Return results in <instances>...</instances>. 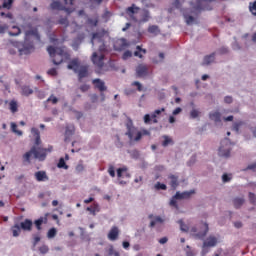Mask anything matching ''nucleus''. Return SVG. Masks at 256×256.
Segmentation results:
<instances>
[{
    "instance_id": "obj_1",
    "label": "nucleus",
    "mask_w": 256,
    "mask_h": 256,
    "mask_svg": "<svg viewBox=\"0 0 256 256\" xmlns=\"http://www.w3.org/2000/svg\"><path fill=\"white\" fill-rule=\"evenodd\" d=\"M31 134L35 137V146H32L29 151L23 155V159L27 163H31V157L43 162L47 159L48 154L52 153L54 147L49 145L47 148L41 147L42 139L40 130L36 127L31 128Z\"/></svg>"
},
{
    "instance_id": "obj_2",
    "label": "nucleus",
    "mask_w": 256,
    "mask_h": 256,
    "mask_svg": "<svg viewBox=\"0 0 256 256\" xmlns=\"http://www.w3.org/2000/svg\"><path fill=\"white\" fill-rule=\"evenodd\" d=\"M105 36H107V32L105 30H101L98 32L93 33L91 44L92 46H95V42L100 44L99 46V53L94 52L92 54V62L98 69H103V66H105V52H107V46L105 45Z\"/></svg>"
},
{
    "instance_id": "obj_3",
    "label": "nucleus",
    "mask_w": 256,
    "mask_h": 256,
    "mask_svg": "<svg viewBox=\"0 0 256 256\" xmlns=\"http://www.w3.org/2000/svg\"><path fill=\"white\" fill-rule=\"evenodd\" d=\"M27 28L29 30L25 31V40L23 47L19 49V52L21 55H29L35 50V46L33 42H30L31 38H35L37 40H40V34L38 31V28L33 27L31 24H27Z\"/></svg>"
},
{
    "instance_id": "obj_4",
    "label": "nucleus",
    "mask_w": 256,
    "mask_h": 256,
    "mask_svg": "<svg viewBox=\"0 0 256 256\" xmlns=\"http://www.w3.org/2000/svg\"><path fill=\"white\" fill-rule=\"evenodd\" d=\"M141 11V8L137 7L135 4L126 8L125 13L126 15L133 21L134 23H147L151 16L148 10H143L140 14V19L137 18V14Z\"/></svg>"
},
{
    "instance_id": "obj_5",
    "label": "nucleus",
    "mask_w": 256,
    "mask_h": 256,
    "mask_svg": "<svg viewBox=\"0 0 256 256\" xmlns=\"http://www.w3.org/2000/svg\"><path fill=\"white\" fill-rule=\"evenodd\" d=\"M47 52L52 58V62L55 66L61 65L65 59L69 58V54L60 47L48 46Z\"/></svg>"
},
{
    "instance_id": "obj_6",
    "label": "nucleus",
    "mask_w": 256,
    "mask_h": 256,
    "mask_svg": "<svg viewBox=\"0 0 256 256\" xmlns=\"http://www.w3.org/2000/svg\"><path fill=\"white\" fill-rule=\"evenodd\" d=\"M126 135L128 136V138L131 141H136L139 142L141 141V138H143V136H150L151 132H149V130L147 129H142L141 131H137V129L135 128H130L127 132Z\"/></svg>"
},
{
    "instance_id": "obj_7",
    "label": "nucleus",
    "mask_w": 256,
    "mask_h": 256,
    "mask_svg": "<svg viewBox=\"0 0 256 256\" xmlns=\"http://www.w3.org/2000/svg\"><path fill=\"white\" fill-rule=\"evenodd\" d=\"M195 194L194 190H190V191H184L182 193H180L179 191L176 192V194L172 197V199L170 200V206L178 209V205L176 200H182V199H189L191 195Z\"/></svg>"
},
{
    "instance_id": "obj_8",
    "label": "nucleus",
    "mask_w": 256,
    "mask_h": 256,
    "mask_svg": "<svg viewBox=\"0 0 256 256\" xmlns=\"http://www.w3.org/2000/svg\"><path fill=\"white\" fill-rule=\"evenodd\" d=\"M214 2H216V0H197L196 4L193 5V9L195 12L211 11L212 6L210 4Z\"/></svg>"
},
{
    "instance_id": "obj_9",
    "label": "nucleus",
    "mask_w": 256,
    "mask_h": 256,
    "mask_svg": "<svg viewBox=\"0 0 256 256\" xmlns=\"http://www.w3.org/2000/svg\"><path fill=\"white\" fill-rule=\"evenodd\" d=\"M165 112V108H161V109H156L151 115L150 114H145L144 115V123L146 125L151 124V122L153 124H157L158 123V116L161 115V113Z\"/></svg>"
},
{
    "instance_id": "obj_10",
    "label": "nucleus",
    "mask_w": 256,
    "mask_h": 256,
    "mask_svg": "<svg viewBox=\"0 0 256 256\" xmlns=\"http://www.w3.org/2000/svg\"><path fill=\"white\" fill-rule=\"evenodd\" d=\"M230 152H231V147H230V142L228 138H225L221 142V146L219 147V156L223 158H229L230 157Z\"/></svg>"
},
{
    "instance_id": "obj_11",
    "label": "nucleus",
    "mask_w": 256,
    "mask_h": 256,
    "mask_svg": "<svg viewBox=\"0 0 256 256\" xmlns=\"http://www.w3.org/2000/svg\"><path fill=\"white\" fill-rule=\"evenodd\" d=\"M209 231V226L207 223H203L202 224V227H201V230H197L196 227H192L190 229V232L193 234V236L197 239H203L206 235H207V232Z\"/></svg>"
},
{
    "instance_id": "obj_12",
    "label": "nucleus",
    "mask_w": 256,
    "mask_h": 256,
    "mask_svg": "<svg viewBox=\"0 0 256 256\" xmlns=\"http://www.w3.org/2000/svg\"><path fill=\"white\" fill-rule=\"evenodd\" d=\"M50 7L52 10L64 11L68 15H71L75 11V9L73 7H66L60 1H53L51 3Z\"/></svg>"
},
{
    "instance_id": "obj_13",
    "label": "nucleus",
    "mask_w": 256,
    "mask_h": 256,
    "mask_svg": "<svg viewBox=\"0 0 256 256\" xmlns=\"http://www.w3.org/2000/svg\"><path fill=\"white\" fill-rule=\"evenodd\" d=\"M138 78L146 77L149 74V68L145 64H139L136 68Z\"/></svg>"
},
{
    "instance_id": "obj_14",
    "label": "nucleus",
    "mask_w": 256,
    "mask_h": 256,
    "mask_svg": "<svg viewBox=\"0 0 256 256\" xmlns=\"http://www.w3.org/2000/svg\"><path fill=\"white\" fill-rule=\"evenodd\" d=\"M81 63L78 58L72 59L67 65L68 70H72L74 73H78V70L81 68Z\"/></svg>"
},
{
    "instance_id": "obj_15",
    "label": "nucleus",
    "mask_w": 256,
    "mask_h": 256,
    "mask_svg": "<svg viewBox=\"0 0 256 256\" xmlns=\"http://www.w3.org/2000/svg\"><path fill=\"white\" fill-rule=\"evenodd\" d=\"M21 230L26 232H31L33 230V221L26 218L24 221L20 222Z\"/></svg>"
},
{
    "instance_id": "obj_16",
    "label": "nucleus",
    "mask_w": 256,
    "mask_h": 256,
    "mask_svg": "<svg viewBox=\"0 0 256 256\" xmlns=\"http://www.w3.org/2000/svg\"><path fill=\"white\" fill-rule=\"evenodd\" d=\"M92 84L102 93L107 91V86H105V82L99 78L92 80Z\"/></svg>"
},
{
    "instance_id": "obj_17",
    "label": "nucleus",
    "mask_w": 256,
    "mask_h": 256,
    "mask_svg": "<svg viewBox=\"0 0 256 256\" xmlns=\"http://www.w3.org/2000/svg\"><path fill=\"white\" fill-rule=\"evenodd\" d=\"M108 239L110 241H116L117 239H119V227L112 226L108 233Z\"/></svg>"
},
{
    "instance_id": "obj_18",
    "label": "nucleus",
    "mask_w": 256,
    "mask_h": 256,
    "mask_svg": "<svg viewBox=\"0 0 256 256\" xmlns=\"http://www.w3.org/2000/svg\"><path fill=\"white\" fill-rule=\"evenodd\" d=\"M34 176L37 182H46L49 180L47 172L43 170L35 172Z\"/></svg>"
},
{
    "instance_id": "obj_19",
    "label": "nucleus",
    "mask_w": 256,
    "mask_h": 256,
    "mask_svg": "<svg viewBox=\"0 0 256 256\" xmlns=\"http://www.w3.org/2000/svg\"><path fill=\"white\" fill-rule=\"evenodd\" d=\"M218 243L217 237L210 235L204 242H203V248L206 247H215Z\"/></svg>"
},
{
    "instance_id": "obj_20",
    "label": "nucleus",
    "mask_w": 256,
    "mask_h": 256,
    "mask_svg": "<svg viewBox=\"0 0 256 256\" xmlns=\"http://www.w3.org/2000/svg\"><path fill=\"white\" fill-rule=\"evenodd\" d=\"M48 223V214H46L44 217H40L34 221V225L38 231L42 230V225Z\"/></svg>"
},
{
    "instance_id": "obj_21",
    "label": "nucleus",
    "mask_w": 256,
    "mask_h": 256,
    "mask_svg": "<svg viewBox=\"0 0 256 256\" xmlns=\"http://www.w3.org/2000/svg\"><path fill=\"white\" fill-rule=\"evenodd\" d=\"M168 179L170 180L169 185L171 186L172 190H176L179 186V177L175 174H169Z\"/></svg>"
},
{
    "instance_id": "obj_22",
    "label": "nucleus",
    "mask_w": 256,
    "mask_h": 256,
    "mask_svg": "<svg viewBox=\"0 0 256 256\" xmlns=\"http://www.w3.org/2000/svg\"><path fill=\"white\" fill-rule=\"evenodd\" d=\"M79 81H82V79L87 78L89 76V67L83 65L80 66V69L77 72Z\"/></svg>"
},
{
    "instance_id": "obj_23",
    "label": "nucleus",
    "mask_w": 256,
    "mask_h": 256,
    "mask_svg": "<svg viewBox=\"0 0 256 256\" xmlns=\"http://www.w3.org/2000/svg\"><path fill=\"white\" fill-rule=\"evenodd\" d=\"M221 117H222V115L218 110L212 111L209 114L210 120L215 122V123H221Z\"/></svg>"
},
{
    "instance_id": "obj_24",
    "label": "nucleus",
    "mask_w": 256,
    "mask_h": 256,
    "mask_svg": "<svg viewBox=\"0 0 256 256\" xmlns=\"http://www.w3.org/2000/svg\"><path fill=\"white\" fill-rule=\"evenodd\" d=\"M92 216H96L97 213L101 211V208L99 207L98 203H93L90 207H87L86 209Z\"/></svg>"
},
{
    "instance_id": "obj_25",
    "label": "nucleus",
    "mask_w": 256,
    "mask_h": 256,
    "mask_svg": "<svg viewBox=\"0 0 256 256\" xmlns=\"http://www.w3.org/2000/svg\"><path fill=\"white\" fill-rule=\"evenodd\" d=\"M33 94H34V90L30 86L24 85L21 87V95L22 96L29 97Z\"/></svg>"
},
{
    "instance_id": "obj_26",
    "label": "nucleus",
    "mask_w": 256,
    "mask_h": 256,
    "mask_svg": "<svg viewBox=\"0 0 256 256\" xmlns=\"http://www.w3.org/2000/svg\"><path fill=\"white\" fill-rule=\"evenodd\" d=\"M118 47H115L116 51H123L129 47V43H127V40L125 38H122L118 41Z\"/></svg>"
},
{
    "instance_id": "obj_27",
    "label": "nucleus",
    "mask_w": 256,
    "mask_h": 256,
    "mask_svg": "<svg viewBox=\"0 0 256 256\" xmlns=\"http://www.w3.org/2000/svg\"><path fill=\"white\" fill-rule=\"evenodd\" d=\"M22 228L21 225L19 223H15L12 227H11V232L13 234V237H19L21 234Z\"/></svg>"
},
{
    "instance_id": "obj_28",
    "label": "nucleus",
    "mask_w": 256,
    "mask_h": 256,
    "mask_svg": "<svg viewBox=\"0 0 256 256\" xmlns=\"http://www.w3.org/2000/svg\"><path fill=\"white\" fill-rule=\"evenodd\" d=\"M137 51L134 52V56L139 59H143V55L147 54V49L141 48V46H136Z\"/></svg>"
},
{
    "instance_id": "obj_29",
    "label": "nucleus",
    "mask_w": 256,
    "mask_h": 256,
    "mask_svg": "<svg viewBox=\"0 0 256 256\" xmlns=\"http://www.w3.org/2000/svg\"><path fill=\"white\" fill-rule=\"evenodd\" d=\"M245 199L243 197H235L233 199V205L235 207V209H240L241 206L244 204Z\"/></svg>"
},
{
    "instance_id": "obj_30",
    "label": "nucleus",
    "mask_w": 256,
    "mask_h": 256,
    "mask_svg": "<svg viewBox=\"0 0 256 256\" xmlns=\"http://www.w3.org/2000/svg\"><path fill=\"white\" fill-rule=\"evenodd\" d=\"M105 0H88V5L90 9H95L101 6Z\"/></svg>"
},
{
    "instance_id": "obj_31",
    "label": "nucleus",
    "mask_w": 256,
    "mask_h": 256,
    "mask_svg": "<svg viewBox=\"0 0 256 256\" xmlns=\"http://www.w3.org/2000/svg\"><path fill=\"white\" fill-rule=\"evenodd\" d=\"M215 61V53H212L210 55H207L204 57V60H203V65H210L211 63H213Z\"/></svg>"
},
{
    "instance_id": "obj_32",
    "label": "nucleus",
    "mask_w": 256,
    "mask_h": 256,
    "mask_svg": "<svg viewBox=\"0 0 256 256\" xmlns=\"http://www.w3.org/2000/svg\"><path fill=\"white\" fill-rule=\"evenodd\" d=\"M148 33L153 36H158L160 34L159 27L157 25H150L148 27Z\"/></svg>"
},
{
    "instance_id": "obj_33",
    "label": "nucleus",
    "mask_w": 256,
    "mask_h": 256,
    "mask_svg": "<svg viewBox=\"0 0 256 256\" xmlns=\"http://www.w3.org/2000/svg\"><path fill=\"white\" fill-rule=\"evenodd\" d=\"M55 25H61L65 28H68L70 25L68 17H61L57 22H55Z\"/></svg>"
},
{
    "instance_id": "obj_34",
    "label": "nucleus",
    "mask_w": 256,
    "mask_h": 256,
    "mask_svg": "<svg viewBox=\"0 0 256 256\" xmlns=\"http://www.w3.org/2000/svg\"><path fill=\"white\" fill-rule=\"evenodd\" d=\"M12 29H13L14 31H9V32H8L9 36H11V37H17V36H20V35H21L22 30H21L20 27H18V26H12Z\"/></svg>"
},
{
    "instance_id": "obj_35",
    "label": "nucleus",
    "mask_w": 256,
    "mask_h": 256,
    "mask_svg": "<svg viewBox=\"0 0 256 256\" xmlns=\"http://www.w3.org/2000/svg\"><path fill=\"white\" fill-rule=\"evenodd\" d=\"M15 3V0H3L2 8L10 11Z\"/></svg>"
},
{
    "instance_id": "obj_36",
    "label": "nucleus",
    "mask_w": 256,
    "mask_h": 256,
    "mask_svg": "<svg viewBox=\"0 0 256 256\" xmlns=\"http://www.w3.org/2000/svg\"><path fill=\"white\" fill-rule=\"evenodd\" d=\"M9 109L11 113H17L18 112V103L15 100H11L9 103Z\"/></svg>"
},
{
    "instance_id": "obj_37",
    "label": "nucleus",
    "mask_w": 256,
    "mask_h": 256,
    "mask_svg": "<svg viewBox=\"0 0 256 256\" xmlns=\"http://www.w3.org/2000/svg\"><path fill=\"white\" fill-rule=\"evenodd\" d=\"M11 130L13 133H15L18 136H22L23 135V131L18 130V125L15 122L11 123Z\"/></svg>"
},
{
    "instance_id": "obj_38",
    "label": "nucleus",
    "mask_w": 256,
    "mask_h": 256,
    "mask_svg": "<svg viewBox=\"0 0 256 256\" xmlns=\"http://www.w3.org/2000/svg\"><path fill=\"white\" fill-rule=\"evenodd\" d=\"M57 236V229L55 227H52L48 230L47 237L49 239H53Z\"/></svg>"
},
{
    "instance_id": "obj_39",
    "label": "nucleus",
    "mask_w": 256,
    "mask_h": 256,
    "mask_svg": "<svg viewBox=\"0 0 256 256\" xmlns=\"http://www.w3.org/2000/svg\"><path fill=\"white\" fill-rule=\"evenodd\" d=\"M249 12L252 14V16L256 17V0L249 3Z\"/></svg>"
},
{
    "instance_id": "obj_40",
    "label": "nucleus",
    "mask_w": 256,
    "mask_h": 256,
    "mask_svg": "<svg viewBox=\"0 0 256 256\" xmlns=\"http://www.w3.org/2000/svg\"><path fill=\"white\" fill-rule=\"evenodd\" d=\"M163 219L160 216H156L154 220L151 221L150 223V227H154L156 224H162L163 223Z\"/></svg>"
},
{
    "instance_id": "obj_41",
    "label": "nucleus",
    "mask_w": 256,
    "mask_h": 256,
    "mask_svg": "<svg viewBox=\"0 0 256 256\" xmlns=\"http://www.w3.org/2000/svg\"><path fill=\"white\" fill-rule=\"evenodd\" d=\"M49 251H50V248H49V246L46 245V244H44V245H42V246L39 247V252H40L41 254H43V255L48 254Z\"/></svg>"
},
{
    "instance_id": "obj_42",
    "label": "nucleus",
    "mask_w": 256,
    "mask_h": 256,
    "mask_svg": "<svg viewBox=\"0 0 256 256\" xmlns=\"http://www.w3.org/2000/svg\"><path fill=\"white\" fill-rule=\"evenodd\" d=\"M65 134L66 136H73L75 134V127L74 126L66 127Z\"/></svg>"
},
{
    "instance_id": "obj_43",
    "label": "nucleus",
    "mask_w": 256,
    "mask_h": 256,
    "mask_svg": "<svg viewBox=\"0 0 256 256\" xmlns=\"http://www.w3.org/2000/svg\"><path fill=\"white\" fill-rule=\"evenodd\" d=\"M58 168H60V169H62V168L68 169L69 168V166L66 164V161L64 158L59 159Z\"/></svg>"
},
{
    "instance_id": "obj_44",
    "label": "nucleus",
    "mask_w": 256,
    "mask_h": 256,
    "mask_svg": "<svg viewBox=\"0 0 256 256\" xmlns=\"http://www.w3.org/2000/svg\"><path fill=\"white\" fill-rule=\"evenodd\" d=\"M154 188L156 189V190H163V191H165L166 189H167V186H166V184H164V183H160V182H157L155 185H154Z\"/></svg>"
},
{
    "instance_id": "obj_45",
    "label": "nucleus",
    "mask_w": 256,
    "mask_h": 256,
    "mask_svg": "<svg viewBox=\"0 0 256 256\" xmlns=\"http://www.w3.org/2000/svg\"><path fill=\"white\" fill-rule=\"evenodd\" d=\"M131 57H133V52L126 50L122 55V60L127 61Z\"/></svg>"
},
{
    "instance_id": "obj_46",
    "label": "nucleus",
    "mask_w": 256,
    "mask_h": 256,
    "mask_svg": "<svg viewBox=\"0 0 256 256\" xmlns=\"http://www.w3.org/2000/svg\"><path fill=\"white\" fill-rule=\"evenodd\" d=\"M178 223L180 225V229H181L182 232H188L189 231V227L186 224L183 223L182 219L178 220Z\"/></svg>"
},
{
    "instance_id": "obj_47",
    "label": "nucleus",
    "mask_w": 256,
    "mask_h": 256,
    "mask_svg": "<svg viewBox=\"0 0 256 256\" xmlns=\"http://www.w3.org/2000/svg\"><path fill=\"white\" fill-rule=\"evenodd\" d=\"M123 173H127V167H121L117 169L118 178H123Z\"/></svg>"
},
{
    "instance_id": "obj_48",
    "label": "nucleus",
    "mask_w": 256,
    "mask_h": 256,
    "mask_svg": "<svg viewBox=\"0 0 256 256\" xmlns=\"http://www.w3.org/2000/svg\"><path fill=\"white\" fill-rule=\"evenodd\" d=\"M88 24L93 27H97V25L99 24V18H89Z\"/></svg>"
},
{
    "instance_id": "obj_49",
    "label": "nucleus",
    "mask_w": 256,
    "mask_h": 256,
    "mask_svg": "<svg viewBox=\"0 0 256 256\" xmlns=\"http://www.w3.org/2000/svg\"><path fill=\"white\" fill-rule=\"evenodd\" d=\"M46 102H52L53 105H56V104H58L59 99H58L56 96L51 95V96L46 100Z\"/></svg>"
},
{
    "instance_id": "obj_50",
    "label": "nucleus",
    "mask_w": 256,
    "mask_h": 256,
    "mask_svg": "<svg viewBox=\"0 0 256 256\" xmlns=\"http://www.w3.org/2000/svg\"><path fill=\"white\" fill-rule=\"evenodd\" d=\"M200 115V112L197 109H193L190 112L191 119H196Z\"/></svg>"
},
{
    "instance_id": "obj_51",
    "label": "nucleus",
    "mask_w": 256,
    "mask_h": 256,
    "mask_svg": "<svg viewBox=\"0 0 256 256\" xmlns=\"http://www.w3.org/2000/svg\"><path fill=\"white\" fill-rule=\"evenodd\" d=\"M242 121H240V122H235L234 124H233V130L236 132V133H239V130H240V127L242 126Z\"/></svg>"
},
{
    "instance_id": "obj_52",
    "label": "nucleus",
    "mask_w": 256,
    "mask_h": 256,
    "mask_svg": "<svg viewBox=\"0 0 256 256\" xmlns=\"http://www.w3.org/2000/svg\"><path fill=\"white\" fill-rule=\"evenodd\" d=\"M47 74L52 77H56L58 75V71L56 68H51L47 71Z\"/></svg>"
},
{
    "instance_id": "obj_53",
    "label": "nucleus",
    "mask_w": 256,
    "mask_h": 256,
    "mask_svg": "<svg viewBox=\"0 0 256 256\" xmlns=\"http://www.w3.org/2000/svg\"><path fill=\"white\" fill-rule=\"evenodd\" d=\"M164 139L165 140L162 142L163 147H167L169 144L172 143V139L169 138L168 136H164Z\"/></svg>"
},
{
    "instance_id": "obj_54",
    "label": "nucleus",
    "mask_w": 256,
    "mask_h": 256,
    "mask_svg": "<svg viewBox=\"0 0 256 256\" xmlns=\"http://www.w3.org/2000/svg\"><path fill=\"white\" fill-rule=\"evenodd\" d=\"M132 86L137 87V90H138L139 92H142V91H143V85H141L139 81H134V82L132 83Z\"/></svg>"
},
{
    "instance_id": "obj_55",
    "label": "nucleus",
    "mask_w": 256,
    "mask_h": 256,
    "mask_svg": "<svg viewBox=\"0 0 256 256\" xmlns=\"http://www.w3.org/2000/svg\"><path fill=\"white\" fill-rule=\"evenodd\" d=\"M8 29L9 26L7 24H0V34H5Z\"/></svg>"
},
{
    "instance_id": "obj_56",
    "label": "nucleus",
    "mask_w": 256,
    "mask_h": 256,
    "mask_svg": "<svg viewBox=\"0 0 256 256\" xmlns=\"http://www.w3.org/2000/svg\"><path fill=\"white\" fill-rule=\"evenodd\" d=\"M249 201L253 205H255V203H256V195L254 193H252V192L249 193Z\"/></svg>"
},
{
    "instance_id": "obj_57",
    "label": "nucleus",
    "mask_w": 256,
    "mask_h": 256,
    "mask_svg": "<svg viewBox=\"0 0 256 256\" xmlns=\"http://www.w3.org/2000/svg\"><path fill=\"white\" fill-rule=\"evenodd\" d=\"M0 16L1 17H5V18H7V19H9V20H13V14L12 13H5V12H1L0 13Z\"/></svg>"
},
{
    "instance_id": "obj_58",
    "label": "nucleus",
    "mask_w": 256,
    "mask_h": 256,
    "mask_svg": "<svg viewBox=\"0 0 256 256\" xmlns=\"http://www.w3.org/2000/svg\"><path fill=\"white\" fill-rule=\"evenodd\" d=\"M185 20H186V24L187 25H190V24H192L194 22L193 16L185 15Z\"/></svg>"
},
{
    "instance_id": "obj_59",
    "label": "nucleus",
    "mask_w": 256,
    "mask_h": 256,
    "mask_svg": "<svg viewBox=\"0 0 256 256\" xmlns=\"http://www.w3.org/2000/svg\"><path fill=\"white\" fill-rule=\"evenodd\" d=\"M108 173L112 178H115V167L110 166L108 169Z\"/></svg>"
},
{
    "instance_id": "obj_60",
    "label": "nucleus",
    "mask_w": 256,
    "mask_h": 256,
    "mask_svg": "<svg viewBox=\"0 0 256 256\" xmlns=\"http://www.w3.org/2000/svg\"><path fill=\"white\" fill-rule=\"evenodd\" d=\"M80 91H81L82 93H85V92L89 91V85H87V84L81 85V86H80Z\"/></svg>"
},
{
    "instance_id": "obj_61",
    "label": "nucleus",
    "mask_w": 256,
    "mask_h": 256,
    "mask_svg": "<svg viewBox=\"0 0 256 256\" xmlns=\"http://www.w3.org/2000/svg\"><path fill=\"white\" fill-rule=\"evenodd\" d=\"M84 170H85V166H84L83 164H78V165L76 166V171H77L78 173H82Z\"/></svg>"
},
{
    "instance_id": "obj_62",
    "label": "nucleus",
    "mask_w": 256,
    "mask_h": 256,
    "mask_svg": "<svg viewBox=\"0 0 256 256\" xmlns=\"http://www.w3.org/2000/svg\"><path fill=\"white\" fill-rule=\"evenodd\" d=\"M224 102L226 104H231L233 102V98L231 96H226Z\"/></svg>"
},
{
    "instance_id": "obj_63",
    "label": "nucleus",
    "mask_w": 256,
    "mask_h": 256,
    "mask_svg": "<svg viewBox=\"0 0 256 256\" xmlns=\"http://www.w3.org/2000/svg\"><path fill=\"white\" fill-rule=\"evenodd\" d=\"M173 7L176 9H180L181 8V4L179 0H175V2H173Z\"/></svg>"
},
{
    "instance_id": "obj_64",
    "label": "nucleus",
    "mask_w": 256,
    "mask_h": 256,
    "mask_svg": "<svg viewBox=\"0 0 256 256\" xmlns=\"http://www.w3.org/2000/svg\"><path fill=\"white\" fill-rule=\"evenodd\" d=\"M182 112V109L180 107H177L174 109L173 111V116H177L178 114H180Z\"/></svg>"
}]
</instances>
